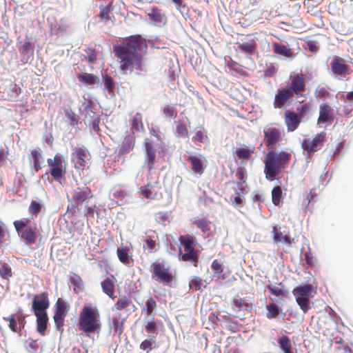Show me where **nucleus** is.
Segmentation results:
<instances>
[{"label":"nucleus","mask_w":353,"mask_h":353,"mask_svg":"<svg viewBox=\"0 0 353 353\" xmlns=\"http://www.w3.org/2000/svg\"><path fill=\"white\" fill-rule=\"evenodd\" d=\"M233 307L238 312L250 311L252 308L251 303H248L244 299L234 298L232 301Z\"/></svg>","instance_id":"33"},{"label":"nucleus","mask_w":353,"mask_h":353,"mask_svg":"<svg viewBox=\"0 0 353 353\" xmlns=\"http://www.w3.org/2000/svg\"><path fill=\"white\" fill-rule=\"evenodd\" d=\"M78 80L85 85H92L95 83H99V78L91 73H83L77 75Z\"/></svg>","instance_id":"36"},{"label":"nucleus","mask_w":353,"mask_h":353,"mask_svg":"<svg viewBox=\"0 0 353 353\" xmlns=\"http://www.w3.org/2000/svg\"><path fill=\"white\" fill-rule=\"evenodd\" d=\"M212 270L213 271L214 276L220 275L223 271V268L221 262L217 259H214L211 265Z\"/></svg>","instance_id":"56"},{"label":"nucleus","mask_w":353,"mask_h":353,"mask_svg":"<svg viewBox=\"0 0 353 353\" xmlns=\"http://www.w3.org/2000/svg\"><path fill=\"white\" fill-rule=\"evenodd\" d=\"M312 105L310 103H303L302 101L301 105L296 108V112L299 117L302 120L303 118L310 114L311 112Z\"/></svg>","instance_id":"40"},{"label":"nucleus","mask_w":353,"mask_h":353,"mask_svg":"<svg viewBox=\"0 0 353 353\" xmlns=\"http://www.w3.org/2000/svg\"><path fill=\"white\" fill-rule=\"evenodd\" d=\"M148 16L151 21L155 23V24L161 23L164 19V14L157 7H153L150 10V12L148 13Z\"/></svg>","instance_id":"37"},{"label":"nucleus","mask_w":353,"mask_h":353,"mask_svg":"<svg viewBox=\"0 0 353 353\" xmlns=\"http://www.w3.org/2000/svg\"><path fill=\"white\" fill-rule=\"evenodd\" d=\"M150 187V185H144L143 187H141V194L147 198V199H153L154 198V194L152 193V192L151 191V190L149 188Z\"/></svg>","instance_id":"63"},{"label":"nucleus","mask_w":353,"mask_h":353,"mask_svg":"<svg viewBox=\"0 0 353 353\" xmlns=\"http://www.w3.org/2000/svg\"><path fill=\"white\" fill-rule=\"evenodd\" d=\"M50 305L48 293L44 292L36 294L32 300V308L34 314H46Z\"/></svg>","instance_id":"15"},{"label":"nucleus","mask_w":353,"mask_h":353,"mask_svg":"<svg viewBox=\"0 0 353 353\" xmlns=\"http://www.w3.org/2000/svg\"><path fill=\"white\" fill-rule=\"evenodd\" d=\"M162 112L168 119H174L177 116V111L173 105H167L164 106Z\"/></svg>","instance_id":"50"},{"label":"nucleus","mask_w":353,"mask_h":353,"mask_svg":"<svg viewBox=\"0 0 353 353\" xmlns=\"http://www.w3.org/2000/svg\"><path fill=\"white\" fill-rule=\"evenodd\" d=\"M77 325L79 330L88 337L92 334H99L102 323L98 307L91 304L83 305L79 312Z\"/></svg>","instance_id":"2"},{"label":"nucleus","mask_w":353,"mask_h":353,"mask_svg":"<svg viewBox=\"0 0 353 353\" xmlns=\"http://www.w3.org/2000/svg\"><path fill=\"white\" fill-rule=\"evenodd\" d=\"M228 65L230 70H234L242 76H245L246 74V72L242 68H241L240 65H239L237 63L234 61L229 63Z\"/></svg>","instance_id":"61"},{"label":"nucleus","mask_w":353,"mask_h":353,"mask_svg":"<svg viewBox=\"0 0 353 353\" xmlns=\"http://www.w3.org/2000/svg\"><path fill=\"white\" fill-rule=\"evenodd\" d=\"M152 279L163 285L172 286L174 276L170 266L163 261H156L150 267Z\"/></svg>","instance_id":"6"},{"label":"nucleus","mask_w":353,"mask_h":353,"mask_svg":"<svg viewBox=\"0 0 353 353\" xmlns=\"http://www.w3.org/2000/svg\"><path fill=\"white\" fill-rule=\"evenodd\" d=\"M13 225L21 239L26 244L32 245L35 243L39 234L35 223H31L30 219L23 218L20 220L14 221Z\"/></svg>","instance_id":"5"},{"label":"nucleus","mask_w":353,"mask_h":353,"mask_svg":"<svg viewBox=\"0 0 353 353\" xmlns=\"http://www.w3.org/2000/svg\"><path fill=\"white\" fill-rule=\"evenodd\" d=\"M291 92L296 96H303V92L305 89V81L302 73H298L291 77L290 83L286 86Z\"/></svg>","instance_id":"16"},{"label":"nucleus","mask_w":353,"mask_h":353,"mask_svg":"<svg viewBox=\"0 0 353 353\" xmlns=\"http://www.w3.org/2000/svg\"><path fill=\"white\" fill-rule=\"evenodd\" d=\"M41 210V204L36 201H32L28 208V212L32 216H37Z\"/></svg>","instance_id":"54"},{"label":"nucleus","mask_w":353,"mask_h":353,"mask_svg":"<svg viewBox=\"0 0 353 353\" xmlns=\"http://www.w3.org/2000/svg\"><path fill=\"white\" fill-rule=\"evenodd\" d=\"M280 350L283 353H294L292 342L288 336L283 335L277 340Z\"/></svg>","instance_id":"34"},{"label":"nucleus","mask_w":353,"mask_h":353,"mask_svg":"<svg viewBox=\"0 0 353 353\" xmlns=\"http://www.w3.org/2000/svg\"><path fill=\"white\" fill-rule=\"evenodd\" d=\"M202 279L199 277H194L190 282V286L194 288L195 290H199L202 285Z\"/></svg>","instance_id":"64"},{"label":"nucleus","mask_w":353,"mask_h":353,"mask_svg":"<svg viewBox=\"0 0 353 353\" xmlns=\"http://www.w3.org/2000/svg\"><path fill=\"white\" fill-rule=\"evenodd\" d=\"M111 3L106 6H100L99 17L101 20L108 21L110 19Z\"/></svg>","instance_id":"48"},{"label":"nucleus","mask_w":353,"mask_h":353,"mask_svg":"<svg viewBox=\"0 0 353 353\" xmlns=\"http://www.w3.org/2000/svg\"><path fill=\"white\" fill-rule=\"evenodd\" d=\"M235 176L238 180L236 182L238 190H236V195L234 197L232 196L230 197V201L234 204L240 205L243 202V200L241 198V194L245 193V184L246 183L248 179V172L246 168L244 166H239L236 168Z\"/></svg>","instance_id":"10"},{"label":"nucleus","mask_w":353,"mask_h":353,"mask_svg":"<svg viewBox=\"0 0 353 353\" xmlns=\"http://www.w3.org/2000/svg\"><path fill=\"white\" fill-rule=\"evenodd\" d=\"M187 161L190 163L191 168L194 173L201 174L204 171L205 166L200 156H190Z\"/></svg>","instance_id":"29"},{"label":"nucleus","mask_w":353,"mask_h":353,"mask_svg":"<svg viewBox=\"0 0 353 353\" xmlns=\"http://www.w3.org/2000/svg\"><path fill=\"white\" fill-rule=\"evenodd\" d=\"M272 50L274 53L276 54L287 58H291L293 57L292 49L288 48L284 44L274 43H272Z\"/></svg>","instance_id":"30"},{"label":"nucleus","mask_w":353,"mask_h":353,"mask_svg":"<svg viewBox=\"0 0 353 353\" xmlns=\"http://www.w3.org/2000/svg\"><path fill=\"white\" fill-rule=\"evenodd\" d=\"M263 141L268 150H274L282 141L281 131L274 127H270L264 130Z\"/></svg>","instance_id":"12"},{"label":"nucleus","mask_w":353,"mask_h":353,"mask_svg":"<svg viewBox=\"0 0 353 353\" xmlns=\"http://www.w3.org/2000/svg\"><path fill=\"white\" fill-rule=\"evenodd\" d=\"M70 281L74 286V291L78 294L84 290L83 282L79 275H74L70 278Z\"/></svg>","instance_id":"41"},{"label":"nucleus","mask_w":353,"mask_h":353,"mask_svg":"<svg viewBox=\"0 0 353 353\" xmlns=\"http://www.w3.org/2000/svg\"><path fill=\"white\" fill-rule=\"evenodd\" d=\"M147 50L146 40L139 34L125 37L121 45L114 46L113 52L121 73L140 74L143 70V57Z\"/></svg>","instance_id":"1"},{"label":"nucleus","mask_w":353,"mask_h":353,"mask_svg":"<svg viewBox=\"0 0 353 353\" xmlns=\"http://www.w3.org/2000/svg\"><path fill=\"white\" fill-rule=\"evenodd\" d=\"M176 134L179 137H188V132L185 125L183 123L179 122L176 128Z\"/></svg>","instance_id":"57"},{"label":"nucleus","mask_w":353,"mask_h":353,"mask_svg":"<svg viewBox=\"0 0 353 353\" xmlns=\"http://www.w3.org/2000/svg\"><path fill=\"white\" fill-rule=\"evenodd\" d=\"M272 233L274 234L273 239L276 242H283L290 244L291 243L290 236L283 235L276 226H274L272 229Z\"/></svg>","instance_id":"42"},{"label":"nucleus","mask_w":353,"mask_h":353,"mask_svg":"<svg viewBox=\"0 0 353 353\" xmlns=\"http://www.w3.org/2000/svg\"><path fill=\"white\" fill-rule=\"evenodd\" d=\"M0 276L3 279H9L12 276L11 267L6 263H3L0 267Z\"/></svg>","instance_id":"49"},{"label":"nucleus","mask_w":353,"mask_h":353,"mask_svg":"<svg viewBox=\"0 0 353 353\" xmlns=\"http://www.w3.org/2000/svg\"><path fill=\"white\" fill-rule=\"evenodd\" d=\"M145 307L148 315H154V311L157 308V302L152 296L146 301Z\"/></svg>","instance_id":"55"},{"label":"nucleus","mask_w":353,"mask_h":353,"mask_svg":"<svg viewBox=\"0 0 353 353\" xmlns=\"http://www.w3.org/2000/svg\"><path fill=\"white\" fill-rule=\"evenodd\" d=\"M292 294L301 310L304 313L308 312L311 308L310 299L314 296L312 285L311 284L299 285L293 289Z\"/></svg>","instance_id":"9"},{"label":"nucleus","mask_w":353,"mask_h":353,"mask_svg":"<svg viewBox=\"0 0 353 353\" xmlns=\"http://www.w3.org/2000/svg\"><path fill=\"white\" fill-rule=\"evenodd\" d=\"M134 141L133 138L131 137H126L120 146L119 152L121 154L128 153L134 148Z\"/></svg>","instance_id":"39"},{"label":"nucleus","mask_w":353,"mask_h":353,"mask_svg":"<svg viewBox=\"0 0 353 353\" xmlns=\"http://www.w3.org/2000/svg\"><path fill=\"white\" fill-rule=\"evenodd\" d=\"M155 343V336H150L149 339H147L142 341L140 344V349L143 350H147V353H148L154 347L152 344Z\"/></svg>","instance_id":"53"},{"label":"nucleus","mask_w":353,"mask_h":353,"mask_svg":"<svg viewBox=\"0 0 353 353\" xmlns=\"http://www.w3.org/2000/svg\"><path fill=\"white\" fill-rule=\"evenodd\" d=\"M37 317V332L43 336L47 329L48 321V314H34Z\"/></svg>","instance_id":"32"},{"label":"nucleus","mask_w":353,"mask_h":353,"mask_svg":"<svg viewBox=\"0 0 353 353\" xmlns=\"http://www.w3.org/2000/svg\"><path fill=\"white\" fill-rule=\"evenodd\" d=\"M266 288L270 293V299L272 302H279L283 299L289 296V291L285 288L284 284L281 282L278 285L269 284L266 286Z\"/></svg>","instance_id":"17"},{"label":"nucleus","mask_w":353,"mask_h":353,"mask_svg":"<svg viewBox=\"0 0 353 353\" xmlns=\"http://www.w3.org/2000/svg\"><path fill=\"white\" fill-rule=\"evenodd\" d=\"M126 317H122L121 312H119L116 316H112L110 320V326L113 329L114 334L120 336L123 332L124 323Z\"/></svg>","instance_id":"26"},{"label":"nucleus","mask_w":353,"mask_h":353,"mask_svg":"<svg viewBox=\"0 0 353 353\" xmlns=\"http://www.w3.org/2000/svg\"><path fill=\"white\" fill-rule=\"evenodd\" d=\"M3 319L9 322V328L13 332H19V329L17 325V321L16 314H12L10 316H4Z\"/></svg>","instance_id":"45"},{"label":"nucleus","mask_w":353,"mask_h":353,"mask_svg":"<svg viewBox=\"0 0 353 353\" xmlns=\"http://www.w3.org/2000/svg\"><path fill=\"white\" fill-rule=\"evenodd\" d=\"M315 96L318 99L325 100L331 97L328 89L324 87H318L315 90Z\"/></svg>","instance_id":"51"},{"label":"nucleus","mask_w":353,"mask_h":353,"mask_svg":"<svg viewBox=\"0 0 353 353\" xmlns=\"http://www.w3.org/2000/svg\"><path fill=\"white\" fill-rule=\"evenodd\" d=\"M130 250L127 247L118 248L117 254L120 262L124 265H129L133 260L129 254Z\"/></svg>","instance_id":"35"},{"label":"nucleus","mask_w":353,"mask_h":353,"mask_svg":"<svg viewBox=\"0 0 353 353\" xmlns=\"http://www.w3.org/2000/svg\"><path fill=\"white\" fill-rule=\"evenodd\" d=\"M291 157L286 151L268 150L264 159V173L267 179L274 181L287 168Z\"/></svg>","instance_id":"3"},{"label":"nucleus","mask_w":353,"mask_h":353,"mask_svg":"<svg viewBox=\"0 0 353 353\" xmlns=\"http://www.w3.org/2000/svg\"><path fill=\"white\" fill-rule=\"evenodd\" d=\"M86 59L90 63H93L97 61V55L94 49L88 48L86 51Z\"/></svg>","instance_id":"60"},{"label":"nucleus","mask_w":353,"mask_h":353,"mask_svg":"<svg viewBox=\"0 0 353 353\" xmlns=\"http://www.w3.org/2000/svg\"><path fill=\"white\" fill-rule=\"evenodd\" d=\"M70 310L69 303L61 298H59L55 303V311L53 316L55 326L58 330L63 331L64 320Z\"/></svg>","instance_id":"11"},{"label":"nucleus","mask_w":353,"mask_h":353,"mask_svg":"<svg viewBox=\"0 0 353 353\" xmlns=\"http://www.w3.org/2000/svg\"><path fill=\"white\" fill-rule=\"evenodd\" d=\"M267 317L268 319H274L278 316L281 310L274 303L267 305Z\"/></svg>","instance_id":"46"},{"label":"nucleus","mask_w":353,"mask_h":353,"mask_svg":"<svg viewBox=\"0 0 353 353\" xmlns=\"http://www.w3.org/2000/svg\"><path fill=\"white\" fill-rule=\"evenodd\" d=\"M192 223L208 236L213 226V223L205 217H196L194 219Z\"/></svg>","instance_id":"28"},{"label":"nucleus","mask_w":353,"mask_h":353,"mask_svg":"<svg viewBox=\"0 0 353 353\" xmlns=\"http://www.w3.org/2000/svg\"><path fill=\"white\" fill-rule=\"evenodd\" d=\"M115 283L116 279L113 275L107 277L101 283L103 292L111 299L116 297L114 295Z\"/></svg>","instance_id":"27"},{"label":"nucleus","mask_w":353,"mask_h":353,"mask_svg":"<svg viewBox=\"0 0 353 353\" xmlns=\"http://www.w3.org/2000/svg\"><path fill=\"white\" fill-rule=\"evenodd\" d=\"M143 145L145 148V164L148 166V171L150 172L156 161V150L152 141L148 139L145 140Z\"/></svg>","instance_id":"21"},{"label":"nucleus","mask_w":353,"mask_h":353,"mask_svg":"<svg viewBox=\"0 0 353 353\" xmlns=\"http://www.w3.org/2000/svg\"><path fill=\"white\" fill-rule=\"evenodd\" d=\"M145 331L148 334H157V326L154 321H149L145 325Z\"/></svg>","instance_id":"59"},{"label":"nucleus","mask_w":353,"mask_h":353,"mask_svg":"<svg viewBox=\"0 0 353 353\" xmlns=\"http://www.w3.org/2000/svg\"><path fill=\"white\" fill-rule=\"evenodd\" d=\"M84 121L88 122L89 125H92L93 128L98 127L99 118L90 108L85 109V115Z\"/></svg>","instance_id":"38"},{"label":"nucleus","mask_w":353,"mask_h":353,"mask_svg":"<svg viewBox=\"0 0 353 353\" xmlns=\"http://www.w3.org/2000/svg\"><path fill=\"white\" fill-rule=\"evenodd\" d=\"M238 49L245 54L252 55L256 51V42L254 39H250L248 41L237 43Z\"/></svg>","instance_id":"31"},{"label":"nucleus","mask_w":353,"mask_h":353,"mask_svg":"<svg viewBox=\"0 0 353 353\" xmlns=\"http://www.w3.org/2000/svg\"><path fill=\"white\" fill-rule=\"evenodd\" d=\"M293 96L294 94L286 87L279 89L274 97V107L279 109L283 108Z\"/></svg>","instance_id":"20"},{"label":"nucleus","mask_w":353,"mask_h":353,"mask_svg":"<svg viewBox=\"0 0 353 353\" xmlns=\"http://www.w3.org/2000/svg\"><path fill=\"white\" fill-rule=\"evenodd\" d=\"M130 308L132 309V311H135L137 310V307L133 303L132 298L130 296L127 295L119 296L117 301L112 306V310L118 312H130Z\"/></svg>","instance_id":"19"},{"label":"nucleus","mask_w":353,"mask_h":353,"mask_svg":"<svg viewBox=\"0 0 353 353\" xmlns=\"http://www.w3.org/2000/svg\"><path fill=\"white\" fill-rule=\"evenodd\" d=\"M34 46L30 41H26L21 48L19 49V52L22 55H25L28 53L30 51H32Z\"/></svg>","instance_id":"62"},{"label":"nucleus","mask_w":353,"mask_h":353,"mask_svg":"<svg viewBox=\"0 0 353 353\" xmlns=\"http://www.w3.org/2000/svg\"><path fill=\"white\" fill-rule=\"evenodd\" d=\"M89 157L90 152L85 148H75L72 153V162L74 163V168L83 171Z\"/></svg>","instance_id":"14"},{"label":"nucleus","mask_w":353,"mask_h":353,"mask_svg":"<svg viewBox=\"0 0 353 353\" xmlns=\"http://www.w3.org/2000/svg\"><path fill=\"white\" fill-rule=\"evenodd\" d=\"M334 121V114L332 108L327 103H324L319 106V115L317 119L318 124L332 123Z\"/></svg>","instance_id":"22"},{"label":"nucleus","mask_w":353,"mask_h":353,"mask_svg":"<svg viewBox=\"0 0 353 353\" xmlns=\"http://www.w3.org/2000/svg\"><path fill=\"white\" fill-rule=\"evenodd\" d=\"M92 196L91 190L88 187H76L70 190L67 194V199L70 205L68 210H70L72 215L80 211L79 206L86 200Z\"/></svg>","instance_id":"7"},{"label":"nucleus","mask_w":353,"mask_h":353,"mask_svg":"<svg viewBox=\"0 0 353 353\" xmlns=\"http://www.w3.org/2000/svg\"><path fill=\"white\" fill-rule=\"evenodd\" d=\"M192 141L195 143H203L205 140H208L207 132L205 129L201 128L195 132V134L192 137Z\"/></svg>","instance_id":"47"},{"label":"nucleus","mask_w":353,"mask_h":353,"mask_svg":"<svg viewBox=\"0 0 353 353\" xmlns=\"http://www.w3.org/2000/svg\"><path fill=\"white\" fill-rule=\"evenodd\" d=\"M284 121L288 132L296 130L301 122L298 114L291 110H286L284 113Z\"/></svg>","instance_id":"24"},{"label":"nucleus","mask_w":353,"mask_h":353,"mask_svg":"<svg viewBox=\"0 0 353 353\" xmlns=\"http://www.w3.org/2000/svg\"><path fill=\"white\" fill-rule=\"evenodd\" d=\"M131 130L132 131H139L140 128H143L142 115L137 112L130 120Z\"/></svg>","instance_id":"43"},{"label":"nucleus","mask_w":353,"mask_h":353,"mask_svg":"<svg viewBox=\"0 0 353 353\" xmlns=\"http://www.w3.org/2000/svg\"><path fill=\"white\" fill-rule=\"evenodd\" d=\"M104 87L105 89L108 92V93L111 94L112 96L114 95V81L113 79L109 76L108 74H105L103 77Z\"/></svg>","instance_id":"44"},{"label":"nucleus","mask_w":353,"mask_h":353,"mask_svg":"<svg viewBox=\"0 0 353 353\" xmlns=\"http://www.w3.org/2000/svg\"><path fill=\"white\" fill-rule=\"evenodd\" d=\"M331 70L336 75L344 76L350 74L351 70L345 63V59L339 57H334L331 62Z\"/></svg>","instance_id":"18"},{"label":"nucleus","mask_w":353,"mask_h":353,"mask_svg":"<svg viewBox=\"0 0 353 353\" xmlns=\"http://www.w3.org/2000/svg\"><path fill=\"white\" fill-rule=\"evenodd\" d=\"M255 148L254 146H247L239 148L236 150L234 154V161L238 162L241 161V163L245 164L246 161L249 160L251 156L254 153Z\"/></svg>","instance_id":"23"},{"label":"nucleus","mask_w":353,"mask_h":353,"mask_svg":"<svg viewBox=\"0 0 353 353\" xmlns=\"http://www.w3.org/2000/svg\"><path fill=\"white\" fill-rule=\"evenodd\" d=\"M282 197V190L280 186H276L272 191V203L277 205L280 203Z\"/></svg>","instance_id":"52"},{"label":"nucleus","mask_w":353,"mask_h":353,"mask_svg":"<svg viewBox=\"0 0 353 353\" xmlns=\"http://www.w3.org/2000/svg\"><path fill=\"white\" fill-rule=\"evenodd\" d=\"M179 241L182 248L179 250V257L183 261L190 262L196 267L199 262V250L195 249L197 240L190 234L181 235Z\"/></svg>","instance_id":"4"},{"label":"nucleus","mask_w":353,"mask_h":353,"mask_svg":"<svg viewBox=\"0 0 353 353\" xmlns=\"http://www.w3.org/2000/svg\"><path fill=\"white\" fill-rule=\"evenodd\" d=\"M326 139V133L321 132L316 134L312 139H305L301 142V147L308 153L314 152L321 149Z\"/></svg>","instance_id":"13"},{"label":"nucleus","mask_w":353,"mask_h":353,"mask_svg":"<svg viewBox=\"0 0 353 353\" xmlns=\"http://www.w3.org/2000/svg\"><path fill=\"white\" fill-rule=\"evenodd\" d=\"M47 163L50 170L49 172L45 173L42 178L50 174L54 181L60 182L64 178L67 170V164L63 156L56 154L53 158L47 159Z\"/></svg>","instance_id":"8"},{"label":"nucleus","mask_w":353,"mask_h":353,"mask_svg":"<svg viewBox=\"0 0 353 353\" xmlns=\"http://www.w3.org/2000/svg\"><path fill=\"white\" fill-rule=\"evenodd\" d=\"M29 161L32 165V169L35 172H39L41 169L43 162V154L41 148H38L30 151Z\"/></svg>","instance_id":"25"},{"label":"nucleus","mask_w":353,"mask_h":353,"mask_svg":"<svg viewBox=\"0 0 353 353\" xmlns=\"http://www.w3.org/2000/svg\"><path fill=\"white\" fill-rule=\"evenodd\" d=\"M65 115L70 125L75 126L78 124L77 116L72 110L67 111Z\"/></svg>","instance_id":"58"}]
</instances>
